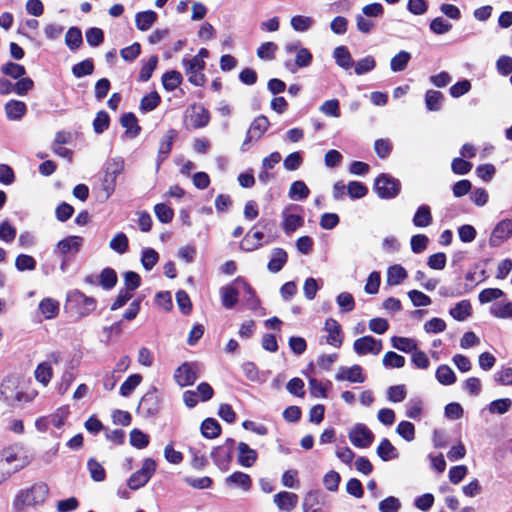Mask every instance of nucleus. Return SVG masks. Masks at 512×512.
<instances>
[{
	"mask_svg": "<svg viewBox=\"0 0 512 512\" xmlns=\"http://www.w3.org/2000/svg\"><path fill=\"white\" fill-rule=\"evenodd\" d=\"M38 395L35 389L24 390L15 378H7L0 384V401L9 407L32 402Z\"/></svg>",
	"mask_w": 512,
	"mask_h": 512,
	"instance_id": "f257e3e1",
	"label": "nucleus"
},
{
	"mask_svg": "<svg viewBox=\"0 0 512 512\" xmlns=\"http://www.w3.org/2000/svg\"><path fill=\"white\" fill-rule=\"evenodd\" d=\"M27 464L20 445L14 444L2 449L0 452V485L9 479L13 472L22 469Z\"/></svg>",
	"mask_w": 512,
	"mask_h": 512,
	"instance_id": "f03ea898",
	"label": "nucleus"
},
{
	"mask_svg": "<svg viewBox=\"0 0 512 512\" xmlns=\"http://www.w3.org/2000/svg\"><path fill=\"white\" fill-rule=\"evenodd\" d=\"M49 494V487L43 482L35 483L31 487L20 489L14 497L13 507L21 511L26 507L42 505Z\"/></svg>",
	"mask_w": 512,
	"mask_h": 512,
	"instance_id": "7ed1b4c3",
	"label": "nucleus"
},
{
	"mask_svg": "<svg viewBox=\"0 0 512 512\" xmlns=\"http://www.w3.org/2000/svg\"><path fill=\"white\" fill-rule=\"evenodd\" d=\"M124 170V159L114 157L108 159L103 167L102 190L104 199H108L115 191L117 177Z\"/></svg>",
	"mask_w": 512,
	"mask_h": 512,
	"instance_id": "20e7f679",
	"label": "nucleus"
},
{
	"mask_svg": "<svg viewBox=\"0 0 512 512\" xmlns=\"http://www.w3.org/2000/svg\"><path fill=\"white\" fill-rule=\"evenodd\" d=\"M67 303L70 308L76 309L79 316L85 317L96 309V300L88 297L79 290H72L67 294Z\"/></svg>",
	"mask_w": 512,
	"mask_h": 512,
	"instance_id": "39448f33",
	"label": "nucleus"
},
{
	"mask_svg": "<svg viewBox=\"0 0 512 512\" xmlns=\"http://www.w3.org/2000/svg\"><path fill=\"white\" fill-rule=\"evenodd\" d=\"M375 190L380 198L392 199L400 193L401 183L388 174H381L375 180Z\"/></svg>",
	"mask_w": 512,
	"mask_h": 512,
	"instance_id": "423d86ee",
	"label": "nucleus"
},
{
	"mask_svg": "<svg viewBox=\"0 0 512 512\" xmlns=\"http://www.w3.org/2000/svg\"><path fill=\"white\" fill-rule=\"evenodd\" d=\"M156 470V463L151 458L143 461L141 469L133 473L127 481L130 489L137 490L145 486Z\"/></svg>",
	"mask_w": 512,
	"mask_h": 512,
	"instance_id": "0eeeda50",
	"label": "nucleus"
},
{
	"mask_svg": "<svg viewBox=\"0 0 512 512\" xmlns=\"http://www.w3.org/2000/svg\"><path fill=\"white\" fill-rule=\"evenodd\" d=\"M161 407V396L156 387H152L141 398L138 405V412L146 417L156 415Z\"/></svg>",
	"mask_w": 512,
	"mask_h": 512,
	"instance_id": "6e6552de",
	"label": "nucleus"
},
{
	"mask_svg": "<svg viewBox=\"0 0 512 512\" xmlns=\"http://www.w3.org/2000/svg\"><path fill=\"white\" fill-rule=\"evenodd\" d=\"M348 437L350 442L358 448H367L374 440V434L372 431L362 423L355 424L349 430Z\"/></svg>",
	"mask_w": 512,
	"mask_h": 512,
	"instance_id": "1a4fd4ad",
	"label": "nucleus"
},
{
	"mask_svg": "<svg viewBox=\"0 0 512 512\" xmlns=\"http://www.w3.org/2000/svg\"><path fill=\"white\" fill-rule=\"evenodd\" d=\"M383 348L382 341L372 336H363L356 339L353 343V349L359 356L378 355Z\"/></svg>",
	"mask_w": 512,
	"mask_h": 512,
	"instance_id": "9d476101",
	"label": "nucleus"
},
{
	"mask_svg": "<svg viewBox=\"0 0 512 512\" xmlns=\"http://www.w3.org/2000/svg\"><path fill=\"white\" fill-rule=\"evenodd\" d=\"M182 62L185 66L190 83L195 86H202L205 82V76L202 73L205 67V61L198 58H184Z\"/></svg>",
	"mask_w": 512,
	"mask_h": 512,
	"instance_id": "9b49d317",
	"label": "nucleus"
},
{
	"mask_svg": "<svg viewBox=\"0 0 512 512\" xmlns=\"http://www.w3.org/2000/svg\"><path fill=\"white\" fill-rule=\"evenodd\" d=\"M269 127V121L265 116L257 117L249 127L246 138L242 143L241 150L246 151L249 149V144L252 140H259Z\"/></svg>",
	"mask_w": 512,
	"mask_h": 512,
	"instance_id": "f8f14e48",
	"label": "nucleus"
},
{
	"mask_svg": "<svg viewBox=\"0 0 512 512\" xmlns=\"http://www.w3.org/2000/svg\"><path fill=\"white\" fill-rule=\"evenodd\" d=\"M197 377V366L193 363H183L174 372V379L181 387L194 384Z\"/></svg>",
	"mask_w": 512,
	"mask_h": 512,
	"instance_id": "ddd939ff",
	"label": "nucleus"
},
{
	"mask_svg": "<svg viewBox=\"0 0 512 512\" xmlns=\"http://www.w3.org/2000/svg\"><path fill=\"white\" fill-rule=\"evenodd\" d=\"M233 440H227L225 444L215 447L211 452V458L221 470H226L231 460Z\"/></svg>",
	"mask_w": 512,
	"mask_h": 512,
	"instance_id": "4468645a",
	"label": "nucleus"
},
{
	"mask_svg": "<svg viewBox=\"0 0 512 512\" xmlns=\"http://www.w3.org/2000/svg\"><path fill=\"white\" fill-rule=\"evenodd\" d=\"M83 238L81 236H68L60 240L55 247V254L58 256H67L68 254H76L82 247Z\"/></svg>",
	"mask_w": 512,
	"mask_h": 512,
	"instance_id": "2eb2a0df",
	"label": "nucleus"
},
{
	"mask_svg": "<svg viewBox=\"0 0 512 512\" xmlns=\"http://www.w3.org/2000/svg\"><path fill=\"white\" fill-rule=\"evenodd\" d=\"M512 235V220L504 219L500 221L493 229L489 243L491 246H499Z\"/></svg>",
	"mask_w": 512,
	"mask_h": 512,
	"instance_id": "dca6fc26",
	"label": "nucleus"
},
{
	"mask_svg": "<svg viewBox=\"0 0 512 512\" xmlns=\"http://www.w3.org/2000/svg\"><path fill=\"white\" fill-rule=\"evenodd\" d=\"M187 120L193 128H202L206 126L210 120L207 109L200 105H193L187 111Z\"/></svg>",
	"mask_w": 512,
	"mask_h": 512,
	"instance_id": "f3484780",
	"label": "nucleus"
},
{
	"mask_svg": "<svg viewBox=\"0 0 512 512\" xmlns=\"http://www.w3.org/2000/svg\"><path fill=\"white\" fill-rule=\"evenodd\" d=\"M335 378L337 381H349L352 383H363L365 381V376L359 365L340 367Z\"/></svg>",
	"mask_w": 512,
	"mask_h": 512,
	"instance_id": "a211bd4d",
	"label": "nucleus"
},
{
	"mask_svg": "<svg viewBox=\"0 0 512 512\" xmlns=\"http://www.w3.org/2000/svg\"><path fill=\"white\" fill-rule=\"evenodd\" d=\"M225 485L248 492L252 487V479L248 474L236 471L225 479Z\"/></svg>",
	"mask_w": 512,
	"mask_h": 512,
	"instance_id": "6ab92c4d",
	"label": "nucleus"
},
{
	"mask_svg": "<svg viewBox=\"0 0 512 512\" xmlns=\"http://www.w3.org/2000/svg\"><path fill=\"white\" fill-rule=\"evenodd\" d=\"M273 501L280 511L291 512L298 504V496L292 492L281 491L274 495Z\"/></svg>",
	"mask_w": 512,
	"mask_h": 512,
	"instance_id": "aec40b11",
	"label": "nucleus"
},
{
	"mask_svg": "<svg viewBox=\"0 0 512 512\" xmlns=\"http://www.w3.org/2000/svg\"><path fill=\"white\" fill-rule=\"evenodd\" d=\"M324 330L327 332V343L333 347H340L343 341L341 326L332 318H329L325 322Z\"/></svg>",
	"mask_w": 512,
	"mask_h": 512,
	"instance_id": "412c9836",
	"label": "nucleus"
},
{
	"mask_svg": "<svg viewBox=\"0 0 512 512\" xmlns=\"http://www.w3.org/2000/svg\"><path fill=\"white\" fill-rule=\"evenodd\" d=\"M290 207H286L282 211V218H283V230L284 232L289 235L298 228L302 227L304 224V219L300 215L290 214L288 213Z\"/></svg>",
	"mask_w": 512,
	"mask_h": 512,
	"instance_id": "4be33fe9",
	"label": "nucleus"
},
{
	"mask_svg": "<svg viewBox=\"0 0 512 512\" xmlns=\"http://www.w3.org/2000/svg\"><path fill=\"white\" fill-rule=\"evenodd\" d=\"M257 452L250 448L248 444L240 442L238 444V463L243 467H251L257 460Z\"/></svg>",
	"mask_w": 512,
	"mask_h": 512,
	"instance_id": "5701e85b",
	"label": "nucleus"
},
{
	"mask_svg": "<svg viewBox=\"0 0 512 512\" xmlns=\"http://www.w3.org/2000/svg\"><path fill=\"white\" fill-rule=\"evenodd\" d=\"M5 114L9 120H20L27 111L26 104L18 100H10L5 104Z\"/></svg>",
	"mask_w": 512,
	"mask_h": 512,
	"instance_id": "b1692460",
	"label": "nucleus"
},
{
	"mask_svg": "<svg viewBox=\"0 0 512 512\" xmlns=\"http://www.w3.org/2000/svg\"><path fill=\"white\" fill-rule=\"evenodd\" d=\"M220 296L222 305L228 309L232 308L237 303L239 296V287L235 285V281L231 285L222 287Z\"/></svg>",
	"mask_w": 512,
	"mask_h": 512,
	"instance_id": "393cba45",
	"label": "nucleus"
},
{
	"mask_svg": "<svg viewBox=\"0 0 512 512\" xmlns=\"http://www.w3.org/2000/svg\"><path fill=\"white\" fill-rule=\"evenodd\" d=\"M408 276L406 269L400 265L395 264L387 269L386 283L389 286H397L401 284Z\"/></svg>",
	"mask_w": 512,
	"mask_h": 512,
	"instance_id": "a878e982",
	"label": "nucleus"
},
{
	"mask_svg": "<svg viewBox=\"0 0 512 512\" xmlns=\"http://www.w3.org/2000/svg\"><path fill=\"white\" fill-rule=\"evenodd\" d=\"M432 220L433 218L430 207L426 204H423L416 210L412 222L414 226L418 228H425L431 225Z\"/></svg>",
	"mask_w": 512,
	"mask_h": 512,
	"instance_id": "bb28decb",
	"label": "nucleus"
},
{
	"mask_svg": "<svg viewBox=\"0 0 512 512\" xmlns=\"http://www.w3.org/2000/svg\"><path fill=\"white\" fill-rule=\"evenodd\" d=\"M288 259L287 253L282 248H274L271 253V259L268 263V270L272 273L279 272Z\"/></svg>",
	"mask_w": 512,
	"mask_h": 512,
	"instance_id": "cd10ccee",
	"label": "nucleus"
},
{
	"mask_svg": "<svg viewBox=\"0 0 512 512\" xmlns=\"http://www.w3.org/2000/svg\"><path fill=\"white\" fill-rule=\"evenodd\" d=\"M333 57L337 65L345 70L354 65L353 58L346 46H338L333 51Z\"/></svg>",
	"mask_w": 512,
	"mask_h": 512,
	"instance_id": "c85d7f7f",
	"label": "nucleus"
},
{
	"mask_svg": "<svg viewBox=\"0 0 512 512\" xmlns=\"http://www.w3.org/2000/svg\"><path fill=\"white\" fill-rule=\"evenodd\" d=\"M157 20V13L152 10L139 12L135 16L136 27L141 31L149 30Z\"/></svg>",
	"mask_w": 512,
	"mask_h": 512,
	"instance_id": "c756f323",
	"label": "nucleus"
},
{
	"mask_svg": "<svg viewBox=\"0 0 512 512\" xmlns=\"http://www.w3.org/2000/svg\"><path fill=\"white\" fill-rule=\"evenodd\" d=\"M39 311L44 316L45 319H53L59 313V302L53 298H44L39 303Z\"/></svg>",
	"mask_w": 512,
	"mask_h": 512,
	"instance_id": "7c9ffc66",
	"label": "nucleus"
},
{
	"mask_svg": "<svg viewBox=\"0 0 512 512\" xmlns=\"http://www.w3.org/2000/svg\"><path fill=\"white\" fill-rule=\"evenodd\" d=\"M377 455L383 461H390L399 457L397 449L392 445L388 439H382L377 447Z\"/></svg>",
	"mask_w": 512,
	"mask_h": 512,
	"instance_id": "2f4dec72",
	"label": "nucleus"
},
{
	"mask_svg": "<svg viewBox=\"0 0 512 512\" xmlns=\"http://www.w3.org/2000/svg\"><path fill=\"white\" fill-rule=\"evenodd\" d=\"M471 310L470 302L462 300L450 309L449 314L457 321H464L471 315Z\"/></svg>",
	"mask_w": 512,
	"mask_h": 512,
	"instance_id": "473e14b6",
	"label": "nucleus"
},
{
	"mask_svg": "<svg viewBox=\"0 0 512 512\" xmlns=\"http://www.w3.org/2000/svg\"><path fill=\"white\" fill-rule=\"evenodd\" d=\"M121 125L126 129V134L134 138L140 132V126L136 116L133 113H126L120 119Z\"/></svg>",
	"mask_w": 512,
	"mask_h": 512,
	"instance_id": "72a5a7b5",
	"label": "nucleus"
},
{
	"mask_svg": "<svg viewBox=\"0 0 512 512\" xmlns=\"http://www.w3.org/2000/svg\"><path fill=\"white\" fill-rule=\"evenodd\" d=\"M309 193L310 190L307 185L303 181L297 180L291 184L288 196L290 199L297 201L306 199L309 196Z\"/></svg>",
	"mask_w": 512,
	"mask_h": 512,
	"instance_id": "f704fd0d",
	"label": "nucleus"
},
{
	"mask_svg": "<svg viewBox=\"0 0 512 512\" xmlns=\"http://www.w3.org/2000/svg\"><path fill=\"white\" fill-rule=\"evenodd\" d=\"M235 285L239 287V294L243 293L247 303L251 307H256L259 303L254 290L251 288V286L243 279L237 278L235 279Z\"/></svg>",
	"mask_w": 512,
	"mask_h": 512,
	"instance_id": "c9c22d12",
	"label": "nucleus"
},
{
	"mask_svg": "<svg viewBox=\"0 0 512 512\" xmlns=\"http://www.w3.org/2000/svg\"><path fill=\"white\" fill-rule=\"evenodd\" d=\"M411 59V54L407 51H400L390 61V69L393 72H401L407 68Z\"/></svg>",
	"mask_w": 512,
	"mask_h": 512,
	"instance_id": "e433bc0d",
	"label": "nucleus"
},
{
	"mask_svg": "<svg viewBox=\"0 0 512 512\" xmlns=\"http://www.w3.org/2000/svg\"><path fill=\"white\" fill-rule=\"evenodd\" d=\"M264 234L260 231H256L252 234L248 233L241 242V248L245 251H253L258 249L262 244Z\"/></svg>",
	"mask_w": 512,
	"mask_h": 512,
	"instance_id": "4c0bfd02",
	"label": "nucleus"
},
{
	"mask_svg": "<svg viewBox=\"0 0 512 512\" xmlns=\"http://www.w3.org/2000/svg\"><path fill=\"white\" fill-rule=\"evenodd\" d=\"M443 95L436 90H428L425 94V104L429 111H439L442 107Z\"/></svg>",
	"mask_w": 512,
	"mask_h": 512,
	"instance_id": "58836bf2",
	"label": "nucleus"
},
{
	"mask_svg": "<svg viewBox=\"0 0 512 512\" xmlns=\"http://www.w3.org/2000/svg\"><path fill=\"white\" fill-rule=\"evenodd\" d=\"M490 313L496 318L512 319V302H498L491 306Z\"/></svg>",
	"mask_w": 512,
	"mask_h": 512,
	"instance_id": "ea45409f",
	"label": "nucleus"
},
{
	"mask_svg": "<svg viewBox=\"0 0 512 512\" xmlns=\"http://www.w3.org/2000/svg\"><path fill=\"white\" fill-rule=\"evenodd\" d=\"M220 432V425L215 419L207 418L202 422L201 433L204 437L213 439L216 438Z\"/></svg>",
	"mask_w": 512,
	"mask_h": 512,
	"instance_id": "a19ab883",
	"label": "nucleus"
},
{
	"mask_svg": "<svg viewBox=\"0 0 512 512\" xmlns=\"http://www.w3.org/2000/svg\"><path fill=\"white\" fill-rule=\"evenodd\" d=\"M182 82V75L175 70L168 71L162 76L163 87L167 91L175 90Z\"/></svg>",
	"mask_w": 512,
	"mask_h": 512,
	"instance_id": "79ce46f5",
	"label": "nucleus"
},
{
	"mask_svg": "<svg viewBox=\"0 0 512 512\" xmlns=\"http://www.w3.org/2000/svg\"><path fill=\"white\" fill-rule=\"evenodd\" d=\"M392 347L405 353L412 352L417 348V344L413 339L406 337L394 336L391 338Z\"/></svg>",
	"mask_w": 512,
	"mask_h": 512,
	"instance_id": "37998d69",
	"label": "nucleus"
},
{
	"mask_svg": "<svg viewBox=\"0 0 512 512\" xmlns=\"http://www.w3.org/2000/svg\"><path fill=\"white\" fill-rule=\"evenodd\" d=\"M277 50L278 46L274 42H264L257 48L256 53L261 60L272 61Z\"/></svg>",
	"mask_w": 512,
	"mask_h": 512,
	"instance_id": "c03bdc74",
	"label": "nucleus"
},
{
	"mask_svg": "<svg viewBox=\"0 0 512 512\" xmlns=\"http://www.w3.org/2000/svg\"><path fill=\"white\" fill-rule=\"evenodd\" d=\"M290 24L295 31L306 32L314 25V20L308 16L297 15L291 18Z\"/></svg>",
	"mask_w": 512,
	"mask_h": 512,
	"instance_id": "a18cd8bd",
	"label": "nucleus"
},
{
	"mask_svg": "<svg viewBox=\"0 0 512 512\" xmlns=\"http://www.w3.org/2000/svg\"><path fill=\"white\" fill-rule=\"evenodd\" d=\"M35 378L46 386L52 378V367L48 362L40 363L35 369Z\"/></svg>",
	"mask_w": 512,
	"mask_h": 512,
	"instance_id": "49530a36",
	"label": "nucleus"
},
{
	"mask_svg": "<svg viewBox=\"0 0 512 512\" xmlns=\"http://www.w3.org/2000/svg\"><path fill=\"white\" fill-rule=\"evenodd\" d=\"M512 406V400L509 398H502L492 401L489 406L488 410L491 414H499L503 415L507 413Z\"/></svg>",
	"mask_w": 512,
	"mask_h": 512,
	"instance_id": "de8ad7c7",
	"label": "nucleus"
},
{
	"mask_svg": "<svg viewBox=\"0 0 512 512\" xmlns=\"http://www.w3.org/2000/svg\"><path fill=\"white\" fill-rule=\"evenodd\" d=\"M437 380L443 385H451L456 381L454 371L447 365H441L436 371Z\"/></svg>",
	"mask_w": 512,
	"mask_h": 512,
	"instance_id": "09e8293b",
	"label": "nucleus"
},
{
	"mask_svg": "<svg viewBox=\"0 0 512 512\" xmlns=\"http://www.w3.org/2000/svg\"><path fill=\"white\" fill-rule=\"evenodd\" d=\"M109 247L119 253L124 254L128 250V238L123 232L117 233L110 241Z\"/></svg>",
	"mask_w": 512,
	"mask_h": 512,
	"instance_id": "8fccbe9b",
	"label": "nucleus"
},
{
	"mask_svg": "<svg viewBox=\"0 0 512 512\" xmlns=\"http://www.w3.org/2000/svg\"><path fill=\"white\" fill-rule=\"evenodd\" d=\"M354 71L357 75H363L372 71L376 66V61L373 56H366L356 63H354Z\"/></svg>",
	"mask_w": 512,
	"mask_h": 512,
	"instance_id": "3c124183",
	"label": "nucleus"
},
{
	"mask_svg": "<svg viewBox=\"0 0 512 512\" xmlns=\"http://www.w3.org/2000/svg\"><path fill=\"white\" fill-rule=\"evenodd\" d=\"M65 43L71 49L75 50L79 48L82 43V33L80 29L71 27L65 35Z\"/></svg>",
	"mask_w": 512,
	"mask_h": 512,
	"instance_id": "603ef678",
	"label": "nucleus"
},
{
	"mask_svg": "<svg viewBox=\"0 0 512 512\" xmlns=\"http://www.w3.org/2000/svg\"><path fill=\"white\" fill-rule=\"evenodd\" d=\"M130 444L137 449H144L149 444V436L135 428L130 432Z\"/></svg>",
	"mask_w": 512,
	"mask_h": 512,
	"instance_id": "864d4df0",
	"label": "nucleus"
},
{
	"mask_svg": "<svg viewBox=\"0 0 512 512\" xmlns=\"http://www.w3.org/2000/svg\"><path fill=\"white\" fill-rule=\"evenodd\" d=\"M142 376L140 374L130 375L120 387V394L124 397L129 396L134 389L141 383Z\"/></svg>",
	"mask_w": 512,
	"mask_h": 512,
	"instance_id": "5fc2aeb1",
	"label": "nucleus"
},
{
	"mask_svg": "<svg viewBox=\"0 0 512 512\" xmlns=\"http://www.w3.org/2000/svg\"><path fill=\"white\" fill-rule=\"evenodd\" d=\"M319 110L321 113L329 117L339 118L341 115L339 101L337 99L324 101L319 107Z\"/></svg>",
	"mask_w": 512,
	"mask_h": 512,
	"instance_id": "6e6d98bb",
	"label": "nucleus"
},
{
	"mask_svg": "<svg viewBox=\"0 0 512 512\" xmlns=\"http://www.w3.org/2000/svg\"><path fill=\"white\" fill-rule=\"evenodd\" d=\"M396 433L407 442L415 439V426L409 421H401L397 428Z\"/></svg>",
	"mask_w": 512,
	"mask_h": 512,
	"instance_id": "4d7b16f0",
	"label": "nucleus"
},
{
	"mask_svg": "<svg viewBox=\"0 0 512 512\" xmlns=\"http://www.w3.org/2000/svg\"><path fill=\"white\" fill-rule=\"evenodd\" d=\"M94 71V64L91 59H86L72 67V73L76 78L91 75Z\"/></svg>",
	"mask_w": 512,
	"mask_h": 512,
	"instance_id": "13d9d810",
	"label": "nucleus"
},
{
	"mask_svg": "<svg viewBox=\"0 0 512 512\" xmlns=\"http://www.w3.org/2000/svg\"><path fill=\"white\" fill-rule=\"evenodd\" d=\"M157 65H158V56H156V55L151 56L149 58V60L143 64V66L140 70L139 80L143 81V82L148 81L151 78Z\"/></svg>",
	"mask_w": 512,
	"mask_h": 512,
	"instance_id": "bf43d9fd",
	"label": "nucleus"
},
{
	"mask_svg": "<svg viewBox=\"0 0 512 512\" xmlns=\"http://www.w3.org/2000/svg\"><path fill=\"white\" fill-rule=\"evenodd\" d=\"M386 368H401L405 365V358L395 352H387L382 360Z\"/></svg>",
	"mask_w": 512,
	"mask_h": 512,
	"instance_id": "052dcab7",
	"label": "nucleus"
},
{
	"mask_svg": "<svg viewBox=\"0 0 512 512\" xmlns=\"http://www.w3.org/2000/svg\"><path fill=\"white\" fill-rule=\"evenodd\" d=\"M159 255L152 248H145L142 251L141 262L146 270H151L158 262Z\"/></svg>",
	"mask_w": 512,
	"mask_h": 512,
	"instance_id": "680f3d73",
	"label": "nucleus"
},
{
	"mask_svg": "<svg viewBox=\"0 0 512 512\" xmlns=\"http://www.w3.org/2000/svg\"><path fill=\"white\" fill-rule=\"evenodd\" d=\"M15 267L19 271H32L36 268V261L30 255L20 254L15 259Z\"/></svg>",
	"mask_w": 512,
	"mask_h": 512,
	"instance_id": "e2e57ef3",
	"label": "nucleus"
},
{
	"mask_svg": "<svg viewBox=\"0 0 512 512\" xmlns=\"http://www.w3.org/2000/svg\"><path fill=\"white\" fill-rule=\"evenodd\" d=\"M407 395L405 385H394L387 389V398L392 403L402 402Z\"/></svg>",
	"mask_w": 512,
	"mask_h": 512,
	"instance_id": "0e129e2a",
	"label": "nucleus"
},
{
	"mask_svg": "<svg viewBox=\"0 0 512 512\" xmlns=\"http://www.w3.org/2000/svg\"><path fill=\"white\" fill-rule=\"evenodd\" d=\"M100 284L106 289H112L117 283V274L111 268H105L100 274Z\"/></svg>",
	"mask_w": 512,
	"mask_h": 512,
	"instance_id": "69168bd1",
	"label": "nucleus"
},
{
	"mask_svg": "<svg viewBox=\"0 0 512 512\" xmlns=\"http://www.w3.org/2000/svg\"><path fill=\"white\" fill-rule=\"evenodd\" d=\"M336 302L342 312H350L355 308V300L349 292H342L336 297Z\"/></svg>",
	"mask_w": 512,
	"mask_h": 512,
	"instance_id": "338daca9",
	"label": "nucleus"
},
{
	"mask_svg": "<svg viewBox=\"0 0 512 512\" xmlns=\"http://www.w3.org/2000/svg\"><path fill=\"white\" fill-rule=\"evenodd\" d=\"M400 507V500L393 496H389L379 503L380 512H398Z\"/></svg>",
	"mask_w": 512,
	"mask_h": 512,
	"instance_id": "774afa93",
	"label": "nucleus"
}]
</instances>
